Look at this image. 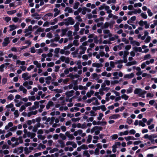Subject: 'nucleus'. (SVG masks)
<instances>
[{
  "mask_svg": "<svg viewBox=\"0 0 157 157\" xmlns=\"http://www.w3.org/2000/svg\"><path fill=\"white\" fill-rule=\"evenodd\" d=\"M65 22L62 21L59 23L58 25L60 26H62L64 25L68 26L69 25H73L75 23V21L72 17H68L64 19Z\"/></svg>",
  "mask_w": 157,
  "mask_h": 157,
  "instance_id": "1",
  "label": "nucleus"
},
{
  "mask_svg": "<svg viewBox=\"0 0 157 157\" xmlns=\"http://www.w3.org/2000/svg\"><path fill=\"white\" fill-rule=\"evenodd\" d=\"M10 42L9 38L6 37L4 39V41L2 43V46L4 47L6 46Z\"/></svg>",
  "mask_w": 157,
  "mask_h": 157,
  "instance_id": "2",
  "label": "nucleus"
},
{
  "mask_svg": "<svg viewBox=\"0 0 157 157\" xmlns=\"http://www.w3.org/2000/svg\"><path fill=\"white\" fill-rule=\"evenodd\" d=\"M129 54V52L128 51H124V63H126L127 62V56Z\"/></svg>",
  "mask_w": 157,
  "mask_h": 157,
  "instance_id": "3",
  "label": "nucleus"
},
{
  "mask_svg": "<svg viewBox=\"0 0 157 157\" xmlns=\"http://www.w3.org/2000/svg\"><path fill=\"white\" fill-rule=\"evenodd\" d=\"M143 91L141 89L136 88L134 90V93L135 94H138L139 96Z\"/></svg>",
  "mask_w": 157,
  "mask_h": 157,
  "instance_id": "4",
  "label": "nucleus"
},
{
  "mask_svg": "<svg viewBox=\"0 0 157 157\" xmlns=\"http://www.w3.org/2000/svg\"><path fill=\"white\" fill-rule=\"evenodd\" d=\"M120 117V115L118 114H113L111 116H110L109 118V119L110 120L112 119H117L118 117Z\"/></svg>",
  "mask_w": 157,
  "mask_h": 157,
  "instance_id": "5",
  "label": "nucleus"
},
{
  "mask_svg": "<svg viewBox=\"0 0 157 157\" xmlns=\"http://www.w3.org/2000/svg\"><path fill=\"white\" fill-rule=\"evenodd\" d=\"M134 76V74L133 73H131L130 74H126L124 75V78H131L133 77Z\"/></svg>",
  "mask_w": 157,
  "mask_h": 157,
  "instance_id": "6",
  "label": "nucleus"
},
{
  "mask_svg": "<svg viewBox=\"0 0 157 157\" xmlns=\"http://www.w3.org/2000/svg\"><path fill=\"white\" fill-rule=\"evenodd\" d=\"M79 48L80 49L82 50V51H80L79 53L80 55H82L84 54L85 52V51L86 49V47H83L82 45H81L79 46Z\"/></svg>",
  "mask_w": 157,
  "mask_h": 157,
  "instance_id": "7",
  "label": "nucleus"
},
{
  "mask_svg": "<svg viewBox=\"0 0 157 157\" xmlns=\"http://www.w3.org/2000/svg\"><path fill=\"white\" fill-rule=\"evenodd\" d=\"M80 23L78 22H77L75 25L74 26V27L75 28V32L78 31L79 29V25Z\"/></svg>",
  "mask_w": 157,
  "mask_h": 157,
  "instance_id": "8",
  "label": "nucleus"
},
{
  "mask_svg": "<svg viewBox=\"0 0 157 157\" xmlns=\"http://www.w3.org/2000/svg\"><path fill=\"white\" fill-rule=\"evenodd\" d=\"M124 138L127 141H129L130 140H136V139L135 138L134 136H131L125 137Z\"/></svg>",
  "mask_w": 157,
  "mask_h": 157,
  "instance_id": "9",
  "label": "nucleus"
},
{
  "mask_svg": "<svg viewBox=\"0 0 157 157\" xmlns=\"http://www.w3.org/2000/svg\"><path fill=\"white\" fill-rule=\"evenodd\" d=\"M92 66L93 67L99 68L102 67L103 66V65L101 63H94L92 64Z\"/></svg>",
  "mask_w": 157,
  "mask_h": 157,
  "instance_id": "10",
  "label": "nucleus"
},
{
  "mask_svg": "<svg viewBox=\"0 0 157 157\" xmlns=\"http://www.w3.org/2000/svg\"><path fill=\"white\" fill-rule=\"evenodd\" d=\"M133 48L136 52H137L138 51L139 52H143L142 51V48L140 47H134Z\"/></svg>",
  "mask_w": 157,
  "mask_h": 157,
  "instance_id": "11",
  "label": "nucleus"
},
{
  "mask_svg": "<svg viewBox=\"0 0 157 157\" xmlns=\"http://www.w3.org/2000/svg\"><path fill=\"white\" fill-rule=\"evenodd\" d=\"M94 93V91L93 90H90L89 92H88L86 93V96L88 98H90L91 97Z\"/></svg>",
  "mask_w": 157,
  "mask_h": 157,
  "instance_id": "12",
  "label": "nucleus"
},
{
  "mask_svg": "<svg viewBox=\"0 0 157 157\" xmlns=\"http://www.w3.org/2000/svg\"><path fill=\"white\" fill-rule=\"evenodd\" d=\"M33 64L36 66V67L39 68H40L41 67V64L39 63L38 61L35 60L33 62Z\"/></svg>",
  "mask_w": 157,
  "mask_h": 157,
  "instance_id": "13",
  "label": "nucleus"
},
{
  "mask_svg": "<svg viewBox=\"0 0 157 157\" xmlns=\"http://www.w3.org/2000/svg\"><path fill=\"white\" fill-rule=\"evenodd\" d=\"M58 142L60 144L61 147L62 148H63L65 146L64 142L61 140H58Z\"/></svg>",
  "mask_w": 157,
  "mask_h": 157,
  "instance_id": "14",
  "label": "nucleus"
},
{
  "mask_svg": "<svg viewBox=\"0 0 157 157\" xmlns=\"http://www.w3.org/2000/svg\"><path fill=\"white\" fill-rule=\"evenodd\" d=\"M67 29H63L62 30V33L60 34V36H63L64 35H65L67 32Z\"/></svg>",
  "mask_w": 157,
  "mask_h": 157,
  "instance_id": "15",
  "label": "nucleus"
},
{
  "mask_svg": "<svg viewBox=\"0 0 157 157\" xmlns=\"http://www.w3.org/2000/svg\"><path fill=\"white\" fill-rule=\"evenodd\" d=\"M9 27L10 28V31H12L17 28V26L14 25H10Z\"/></svg>",
  "mask_w": 157,
  "mask_h": 157,
  "instance_id": "16",
  "label": "nucleus"
},
{
  "mask_svg": "<svg viewBox=\"0 0 157 157\" xmlns=\"http://www.w3.org/2000/svg\"><path fill=\"white\" fill-rule=\"evenodd\" d=\"M73 45V44L72 43L70 44L67 46H65L64 47V50H67L69 49Z\"/></svg>",
  "mask_w": 157,
  "mask_h": 157,
  "instance_id": "17",
  "label": "nucleus"
},
{
  "mask_svg": "<svg viewBox=\"0 0 157 157\" xmlns=\"http://www.w3.org/2000/svg\"><path fill=\"white\" fill-rule=\"evenodd\" d=\"M28 73H23L22 74V78H24V80H27L26 79H27V76L28 75Z\"/></svg>",
  "mask_w": 157,
  "mask_h": 157,
  "instance_id": "18",
  "label": "nucleus"
},
{
  "mask_svg": "<svg viewBox=\"0 0 157 157\" xmlns=\"http://www.w3.org/2000/svg\"><path fill=\"white\" fill-rule=\"evenodd\" d=\"M25 61H21L19 60H18L16 61V64H21L22 65H24L25 64Z\"/></svg>",
  "mask_w": 157,
  "mask_h": 157,
  "instance_id": "19",
  "label": "nucleus"
},
{
  "mask_svg": "<svg viewBox=\"0 0 157 157\" xmlns=\"http://www.w3.org/2000/svg\"><path fill=\"white\" fill-rule=\"evenodd\" d=\"M92 136L91 135H89L88 136V139L87 140V142L88 143H90L92 139Z\"/></svg>",
  "mask_w": 157,
  "mask_h": 157,
  "instance_id": "20",
  "label": "nucleus"
},
{
  "mask_svg": "<svg viewBox=\"0 0 157 157\" xmlns=\"http://www.w3.org/2000/svg\"><path fill=\"white\" fill-rule=\"evenodd\" d=\"M59 136L60 138H61L63 140H65L66 139V136L63 133H60L59 134Z\"/></svg>",
  "mask_w": 157,
  "mask_h": 157,
  "instance_id": "21",
  "label": "nucleus"
},
{
  "mask_svg": "<svg viewBox=\"0 0 157 157\" xmlns=\"http://www.w3.org/2000/svg\"><path fill=\"white\" fill-rule=\"evenodd\" d=\"M151 40V37L149 36H147V38L144 40V42L146 43H148Z\"/></svg>",
  "mask_w": 157,
  "mask_h": 157,
  "instance_id": "22",
  "label": "nucleus"
},
{
  "mask_svg": "<svg viewBox=\"0 0 157 157\" xmlns=\"http://www.w3.org/2000/svg\"><path fill=\"white\" fill-rule=\"evenodd\" d=\"M109 25L110 26L109 23L107 22H106L105 23L104 25L102 27V29H103V28L107 29L109 27Z\"/></svg>",
  "mask_w": 157,
  "mask_h": 157,
  "instance_id": "23",
  "label": "nucleus"
},
{
  "mask_svg": "<svg viewBox=\"0 0 157 157\" xmlns=\"http://www.w3.org/2000/svg\"><path fill=\"white\" fill-rule=\"evenodd\" d=\"M24 151H25V153L26 154H28L29 153L31 152V151L29 150L28 148L26 147L24 148Z\"/></svg>",
  "mask_w": 157,
  "mask_h": 157,
  "instance_id": "24",
  "label": "nucleus"
},
{
  "mask_svg": "<svg viewBox=\"0 0 157 157\" xmlns=\"http://www.w3.org/2000/svg\"><path fill=\"white\" fill-rule=\"evenodd\" d=\"M93 76V78H96V80H98L99 78V77H98V74L96 73H94L92 74Z\"/></svg>",
  "mask_w": 157,
  "mask_h": 157,
  "instance_id": "25",
  "label": "nucleus"
},
{
  "mask_svg": "<svg viewBox=\"0 0 157 157\" xmlns=\"http://www.w3.org/2000/svg\"><path fill=\"white\" fill-rule=\"evenodd\" d=\"M121 97L122 99H124L125 100H127L128 99L129 97L125 94H124L121 95Z\"/></svg>",
  "mask_w": 157,
  "mask_h": 157,
  "instance_id": "26",
  "label": "nucleus"
},
{
  "mask_svg": "<svg viewBox=\"0 0 157 157\" xmlns=\"http://www.w3.org/2000/svg\"><path fill=\"white\" fill-rule=\"evenodd\" d=\"M147 93V91L145 90H144L143 92L141 93V94H140L139 96V97H141L142 98H144L145 96H144V94H145Z\"/></svg>",
  "mask_w": 157,
  "mask_h": 157,
  "instance_id": "27",
  "label": "nucleus"
},
{
  "mask_svg": "<svg viewBox=\"0 0 157 157\" xmlns=\"http://www.w3.org/2000/svg\"><path fill=\"white\" fill-rule=\"evenodd\" d=\"M16 10H12L10 11H8L7 13L8 14L12 15L16 13Z\"/></svg>",
  "mask_w": 157,
  "mask_h": 157,
  "instance_id": "28",
  "label": "nucleus"
},
{
  "mask_svg": "<svg viewBox=\"0 0 157 157\" xmlns=\"http://www.w3.org/2000/svg\"><path fill=\"white\" fill-rule=\"evenodd\" d=\"M79 3L78 2H77L75 3V5L74 6L73 8L75 9H77L78 6L79 5Z\"/></svg>",
  "mask_w": 157,
  "mask_h": 157,
  "instance_id": "29",
  "label": "nucleus"
},
{
  "mask_svg": "<svg viewBox=\"0 0 157 157\" xmlns=\"http://www.w3.org/2000/svg\"><path fill=\"white\" fill-rule=\"evenodd\" d=\"M55 36V37L54 39V40H55V41H57L60 39V37L59 36L58 34H56Z\"/></svg>",
  "mask_w": 157,
  "mask_h": 157,
  "instance_id": "30",
  "label": "nucleus"
},
{
  "mask_svg": "<svg viewBox=\"0 0 157 157\" xmlns=\"http://www.w3.org/2000/svg\"><path fill=\"white\" fill-rule=\"evenodd\" d=\"M83 155L84 156H86L87 157H90V155L87 150H85L83 151Z\"/></svg>",
  "mask_w": 157,
  "mask_h": 157,
  "instance_id": "31",
  "label": "nucleus"
},
{
  "mask_svg": "<svg viewBox=\"0 0 157 157\" xmlns=\"http://www.w3.org/2000/svg\"><path fill=\"white\" fill-rule=\"evenodd\" d=\"M36 97L34 96H32L31 97L29 96V99L30 101H34L36 100Z\"/></svg>",
  "mask_w": 157,
  "mask_h": 157,
  "instance_id": "32",
  "label": "nucleus"
},
{
  "mask_svg": "<svg viewBox=\"0 0 157 157\" xmlns=\"http://www.w3.org/2000/svg\"><path fill=\"white\" fill-rule=\"evenodd\" d=\"M141 16L144 19H147V15L146 14L145 12L142 13L141 14Z\"/></svg>",
  "mask_w": 157,
  "mask_h": 157,
  "instance_id": "33",
  "label": "nucleus"
},
{
  "mask_svg": "<svg viewBox=\"0 0 157 157\" xmlns=\"http://www.w3.org/2000/svg\"><path fill=\"white\" fill-rule=\"evenodd\" d=\"M54 91H56L57 93H61L63 92V90L62 89H56L54 90Z\"/></svg>",
  "mask_w": 157,
  "mask_h": 157,
  "instance_id": "34",
  "label": "nucleus"
},
{
  "mask_svg": "<svg viewBox=\"0 0 157 157\" xmlns=\"http://www.w3.org/2000/svg\"><path fill=\"white\" fill-rule=\"evenodd\" d=\"M13 113L15 115V117H17L19 116L18 111L17 110H15Z\"/></svg>",
  "mask_w": 157,
  "mask_h": 157,
  "instance_id": "35",
  "label": "nucleus"
},
{
  "mask_svg": "<svg viewBox=\"0 0 157 157\" xmlns=\"http://www.w3.org/2000/svg\"><path fill=\"white\" fill-rule=\"evenodd\" d=\"M111 139L113 140H116L118 137V136L117 134H115L111 136Z\"/></svg>",
  "mask_w": 157,
  "mask_h": 157,
  "instance_id": "36",
  "label": "nucleus"
},
{
  "mask_svg": "<svg viewBox=\"0 0 157 157\" xmlns=\"http://www.w3.org/2000/svg\"><path fill=\"white\" fill-rule=\"evenodd\" d=\"M100 104V103L98 102V100L96 99L95 100V102H93L92 103V105H99Z\"/></svg>",
  "mask_w": 157,
  "mask_h": 157,
  "instance_id": "37",
  "label": "nucleus"
},
{
  "mask_svg": "<svg viewBox=\"0 0 157 157\" xmlns=\"http://www.w3.org/2000/svg\"><path fill=\"white\" fill-rule=\"evenodd\" d=\"M151 55L150 54H147L144 56V60L148 59L151 58Z\"/></svg>",
  "mask_w": 157,
  "mask_h": 157,
  "instance_id": "38",
  "label": "nucleus"
},
{
  "mask_svg": "<svg viewBox=\"0 0 157 157\" xmlns=\"http://www.w3.org/2000/svg\"><path fill=\"white\" fill-rule=\"evenodd\" d=\"M67 77H70V78L72 80L74 79V75H73L72 73H70L67 76Z\"/></svg>",
  "mask_w": 157,
  "mask_h": 157,
  "instance_id": "39",
  "label": "nucleus"
},
{
  "mask_svg": "<svg viewBox=\"0 0 157 157\" xmlns=\"http://www.w3.org/2000/svg\"><path fill=\"white\" fill-rule=\"evenodd\" d=\"M139 126H141L143 127H144L146 125L141 120L139 121Z\"/></svg>",
  "mask_w": 157,
  "mask_h": 157,
  "instance_id": "40",
  "label": "nucleus"
},
{
  "mask_svg": "<svg viewBox=\"0 0 157 157\" xmlns=\"http://www.w3.org/2000/svg\"><path fill=\"white\" fill-rule=\"evenodd\" d=\"M153 121V118H150L147 122V125H150L151 123Z\"/></svg>",
  "mask_w": 157,
  "mask_h": 157,
  "instance_id": "41",
  "label": "nucleus"
},
{
  "mask_svg": "<svg viewBox=\"0 0 157 157\" xmlns=\"http://www.w3.org/2000/svg\"><path fill=\"white\" fill-rule=\"evenodd\" d=\"M23 149L24 147L22 146L20 147L17 148L18 151H20L19 152L20 153H22L23 152Z\"/></svg>",
  "mask_w": 157,
  "mask_h": 157,
  "instance_id": "42",
  "label": "nucleus"
},
{
  "mask_svg": "<svg viewBox=\"0 0 157 157\" xmlns=\"http://www.w3.org/2000/svg\"><path fill=\"white\" fill-rule=\"evenodd\" d=\"M54 65V63L53 62H51L47 64V66L48 67H53Z\"/></svg>",
  "mask_w": 157,
  "mask_h": 157,
  "instance_id": "43",
  "label": "nucleus"
},
{
  "mask_svg": "<svg viewBox=\"0 0 157 157\" xmlns=\"http://www.w3.org/2000/svg\"><path fill=\"white\" fill-rule=\"evenodd\" d=\"M73 44L76 46H78L79 44V43L78 42V40H74L73 41Z\"/></svg>",
  "mask_w": 157,
  "mask_h": 157,
  "instance_id": "44",
  "label": "nucleus"
},
{
  "mask_svg": "<svg viewBox=\"0 0 157 157\" xmlns=\"http://www.w3.org/2000/svg\"><path fill=\"white\" fill-rule=\"evenodd\" d=\"M55 120V117H52L50 121L49 122V124L52 125L53 124L54 120Z\"/></svg>",
  "mask_w": 157,
  "mask_h": 157,
  "instance_id": "45",
  "label": "nucleus"
},
{
  "mask_svg": "<svg viewBox=\"0 0 157 157\" xmlns=\"http://www.w3.org/2000/svg\"><path fill=\"white\" fill-rule=\"evenodd\" d=\"M80 119V118L79 117H78L77 118H72L71 119V121L73 122H76L77 121H78Z\"/></svg>",
  "mask_w": 157,
  "mask_h": 157,
  "instance_id": "46",
  "label": "nucleus"
},
{
  "mask_svg": "<svg viewBox=\"0 0 157 157\" xmlns=\"http://www.w3.org/2000/svg\"><path fill=\"white\" fill-rule=\"evenodd\" d=\"M94 127L95 129L97 130L98 129L99 131H101L103 130V128L101 126H95Z\"/></svg>",
  "mask_w": 157,
  "mask_h": 157,
  "instance_id": "47",
  "label": "nucleus"
},
{
  "mask_svg": "<svg viewBox=\"0 0 157 157\" xmlns=\"http://www.w3.org/2000/svg\"><path fill=\"white\" fill-rule=\"evenodd\" d=\"M53 14L52 13H49L46 14L44 16V17L46 18H48L47 16L51 17L53 16Z\"/></svg>",
  "mask_w": 157,
  "mask_h": 157,
  "instance_id": "48",
  "label": "nucleus"
},
{
  "mask_svg": "<svg viewBox=\"0 0 157 157\" xmlns=\"http://www.w3.org/2000/svg\"><path fill=\"white\" fill-rule=\"evenodd\" d=\"M87 39L86 37V36H82L80 40V42H82L86 40Z\"/></svg>",
  "mask_w": 157,
  "mask_h": 157,
  "instance_id": "49",
  "label": "nucleus"
},
{
  "mask_svg": "<svg viewBox=\"0 0 157 157\" xmlns=\"http://www.w3.org/2000/svg\"><path fill=\"white\" fill-rule=\"evenodd\" d=\"M132 90H133V89L132 87H129V88L127 90V94H130V93H131L132 92Z\"/></svg>",
  "mask_w": 157,
  "mask_h": 157,
  "instance_id": "50",
  "label": "nucleus"
},
{
  "mask_svg": "<svg viewBox=\"0 0 157 157\" xmlns=\"http://www.w3.org/2000/svg\"><path fill=\"white\" fill-rule=\"evenodd\" d=\"M147 13L148 14V16L151 17L153 15V13L151 12V10L148 9L147 10Z\"/></svg>",
  "mask_w": 157,
  "mask_h": 157,
  "instance_id": "51",
  "label": "nucleus"
},
{
  "mask_svg": "<svg viewBox=\"0 0 157 157\" xmlns=\"http://www.w3.org/2000/svg\"><path fill=\"white\" fill-rule=\"evenodd\" d=\"M44 28H41V27H39L37 29V32H43L44 31Z\"/></svg>",
  "mask_w": 157,
  "mask_h": 157,
  "instance_id": "52",
  "label": "nucleus"
},
{
  "mask_svg": "<svg viewBox=\"0 0 157 157\" xmlns=\"http://www.w3.org/2000/svg\"><path fill=\"white\" fill-rule=\"evenodd\" d=\"M117 147V146H116V145H113L112 146L113 149L112 151L113 152L115 153L117 151L116 148Z\"/></svg>",
  "mask_w": 157,
  "mask_h": 157,
  "instance_id": "53",
  "label": "nucleus"
},
{
  "mask_svg": "<svg viewBox=\"0 0 157 157\" xmlns=\"http://www.w3.org/2000/svg\"><path fill=\"white\" fill-rule=\"evenodd\" d=\"M7 81V79L6 78H3L2 79V85L5 84Z\"/></svg>",
  "mask_w": 157,
  "mask_h": 157,
  "instance_id": "54",
  "label": "nucleus"
},
{
  "mask_svg": "<svg viewBox=\"0 0 157 157\" xmlns=\"http://www.w3.org/2000/svg\"><path fill=\"white\" fill-rule=\"evenodd\" d=\"M34 106H35V108L36 109H37L39 107V102L38 101H35L34 102Z\"/></svg>",
  "mask_w": 157,
  "mask_h": 157,
  "instance_id": "55",
  "label": "nucleus"
},
{
  "mask_svg": "<svg viewBox=\"0 0 157 157\" xmlns=\"http://www.w3.org/2000/svg\"><path fill=\"white\" fill-rule=\"evenodd\" d=\"M133 121L132 119H129V118L128 117L127 119V122L129 124H130Z\"/></svg>",
  "mask_w": 157,
  "mask_h": 157,
  "instance_id": "56",
  "label": "nucleus"
},
{
  "mask_svg": "<svg viewBox=\"0 0 157 157\" xmlns=\"http://www.w3.org/2000/svg\"><path fill=\"white\" fill-rule=\"evenodd\" d=\"M37 137L39 139H41L42 140H44L45 138V136H42L41 135H38Z\"/></svg>",
  "mask_w": 157,
  "mask_h": 157,
  "instance_id": "57",
  "label": "nucleus"
},
{
  "mask_svg": "<svg viewBox=\"0 0 157 157\" xmlns=\"http://www.w3.org/2000/svg\"><path fill=\"white\" fill-rule=\"evenodd\" d=\"M75 18L78 20V21L79 22H82V19L81 18V17L80 15H78Z\"/></svg>",
  "mask_w": 157,
  "mask_h": 157,
  "instance_id": "58",
  "label": "nucleus"
},
{
  "mask_svg": "<svg viewBox=\"0 0 157 157\" xmlns=\"http://www.w3.org/2000/svg\"><path fill=\"white\" fill-rule=\"evenodd\" d=\"M145 25L144 27L145 29H148L149 27V24H147V21H145V24H144Z\"/></svg>",
  "mask_w": 157,
  "mask_h": 157,
  "instance_id": "59",
  "label": "nucleus"
},
{
  "mask_svg": "<svg viewBox=\"0 0 157 157\" xmlns=\"http://www.w3.org/2000/svg\"><path fill=\"white\" fill-rule=\"evenodd\" d=\"M145 24V21H144L142 20H140L139 23V25L141 26H143Z\"/></svg>",
  "mask_w": 157,
  "mask_h": 157,
  "instance_id": "60",
  "label": "nucleus"
},
{
  "mask_svg": "<svg viewBox=\"0 0 157 157\" xmlns=\"http://www.w3.org/2000/svg\"><path fill=\"white\" fill-rule=\"evenodd\" d=\"M94 42L96 44H98L99 42V40L98 39V37L95 36L94 38Z\"/></svg>",
  "mask_w": 157,
  "mask_h": 157,
  "instance_id": "61",
  "label": "nucleus"
},
{
  "mask_svg": "<svg viewBox=\"0 0 157 157\" xmlns=\"http://www.w3.org/2000/svg\"><path fill=\"white\" fill-rule=\"evenodd\" d=\"M13 96L12 94H10V95L7 97L8 99L10 100H12L13 99Z\"/></svg>",
  "mask_w": 157,
  "mask_h": 157,
  "instance_id": "62",
  "label": "nucleus"
},
{
  "mask_svg": "<svg viewBox=\"0 0 157 157\" xmlns=\"http://www.w3.org/2000/svg\"><path fill=\"white\" fill-rule=\"evenodd\" d=\"M94 153L96 155H99V150L98 148H96L94 151Z\"/></svg>",
  "mask_w": 157,
  "mask_h": 157,
  "instance_id": "63",
  "label": "nucleus"
},
{
  "mask_svg": "<svg viewBox=\"0 0 157 157\" xmlns=\"http://www.w3.org/2000/svg\"><path fill=\"white\" fill-rule=\"evenodd\" d=\"M46 36L47 37L51 38L52 37V34L50 32H49L47 34Z\"/></svg>",
  "mask_w": 157,
  "mask_h": 157,
  "instance_id": "64",
  "label": "nucleus"
}]
</instances>
